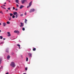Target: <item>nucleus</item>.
I'll use <instances>...</instances> for the list:
<instances>
[{"instance_id":"obj_42","label":"nucleus","mask_w":74,"mask_h":74,"mask_svg":"<svg viewBox=\"0 0 74 74\" xmlns=\"http://www.w3.org/2000/svg\"><path fill=\"white\" fill-rule=\"evenodd\" d=\"M0 25H1V23H0Z\"/></svg>"},{"instance_id":"obj_1","label":"nucleus","mask_w":74,"mask_h":74,"mask_svg":"<svg viewBox=\"0 0 74 74\" xmlns=\"http://www.w3.org/2000/svg\"><path fill=\"white\" fill-rule=\"evenodd\" d=\"M10 66L12 67H15L16 65H15V64L14 62H12L10 64Z\"/></svg>"},{"instance_id":"obj_16","label":"nucleus","mask_w":74,"mask_h":74,"mask_svg":"<svg viewBox=\"0 0 74 74\" xmlns=\"http://www.w3.org/2000/svg\"><path fill=\"white\" fill-rule=\"evenodd\" d=\"M10 16H12V15H13V14L12 13H10Z\"/></svg>"},{"instance_id":"obj_50","label":"nucleus","mask_w":74,"mask_h":74,"mask_svg":"<svg viewBox=\"0 0 74 74\" xmlns=\"http://www.w3.org/2000/svg\"><path fill=\"white\" fill-rule=\"evenodd\" d=\"M9 2H10V1H9Z\"/></svg>"},{"instance_id":"obj_14","label":"nucleus","mask_w":74,"mask_h":74,"mask_svg":"<svg viewBox=\"0 0 74 74\" xmlns=\"http://www.w3.org/2000/svg\"><path fill=\"white\" fill-rule=\"evenodd\" d=\"M29 5L30 6H31V5H32V1L30 2L29 3Z\"/></svg>"},{"instance_id":"obj_43","label":"nucleus","mask_w":74,"mask_h":74,"mask_svg":"<svg viewBox=\"0 0 74 74\" xmlns=\"http://www.w3.org/2000/svg\"><path fill=\"white\" fill-rule=\"evenodd\" d=\"M4 4H6V3H4Z\"/></svg>"},{"instance_id":"obj_47","label":"nucleus","mask_w":74,"mask_h":74,"mask_svg":"<svg viewBox=\"0 0 74 74\" xmlns=\"http://www.w3.org/2000/svg\"><path fill=\"white\" fill-rule=\"evenodd\" d=\"M1 32V30H0V32Z\"/></svg>"},{"instance_id":"obj_36","label":"nucleus","mask_w":74,"mask_h":74,"mask_svg":"<svg viewBox=\"0 0 74 74\" xmlns=\"http://www.w3.org/2000/svg\"><path fill=\"white\" fill-rule=\"evenodd\" d=\"M10 34V32H8V34Z\"/></svg>"},{"instance_id":"obj_21","label":"nucleus","mask_w":74,"mask_h":74,"mask_svg":"<svg viewBox=\"0 0 74 74\" xmlns=\"http://www.w3.org/2000/svg\"><path fill=\"white\" fill-rule=\"evenodd\" d=\"M15 16L14 15H13L12 16V18H15Z\"/></svg>"},{"instance_id":"obj_20","label":"nucleus","mask_w":74,"mask_h":74,"mask_svg":"<svg viewBox=\"0 0 74 74\" xmlns=\"http://www.w3.org/2000/svg\"><path fill=\"white\" fill-rule=\"evenodd\" d=\"M26 61L27 62V61H28V58L27 57L26 58Z\"/></svg>"},{"instance_id":"obj_6","label":"nucleus","mask_w":74,"mask_h":74,"mask_svg":"<svg viewBox=\"0 0 74 74\" xmlns=\"http://www.w3.org/2000/svg\"><path fill=\"white\" fill-rule=\"evenodd\" d=\"M25 0H22L21 1V3L22 4H24V3H25Z\"/></svg>"},{"instance_id":"obj_48","label":"nucleus","mask_w":74,"mask_h":74,"mask_svg":"<svg viewBox=\"0 0 74 74\" xmlns=\"http://www.w3.org/2000/svg\"><path fill=\"white\" fill-rule=\"evenodd\" d=\"M23 74H26V73H24Z\"/></svg>"},{"instance_id":"obj_46","label":"nucleus","mask_w":74,"mask_h":74,"mask_svg":"<svg viewBox=\"0 0 74 74\" xmlns=\"http://www.w3.org/2000/svg\"><path fill=\"white\" fill-rule=\"evenodd\" d=\"M3 40H5V38H3Z\"/></svg>"},{"instance_id":"obj_26","label":"nucleus","mask_w":74,"mask_h":74,"mask_svg":"<svg viewBox=\"0 0 74 74\" xmlns=\"http://www.w3.org/2000/svg\"><path fill=\"white\" fill-rule=\"evenodd\" d=\"M23 14H21L20 15V16H23Z\"/></svg>"},{"instance_id":"obj_27","label":"nucleus","mask_w":74,"mask_h":74,"mask_svg":"<svg viewBox=\"0 0 74 74\" xmlns=\"http://www.w3.org/2000/svg\"><path fill=\"white\" fill-rule=\"evenodd\" d=\"M7 23L8 24H10V22L9 21L7 22Z\"/></svg>"},{"instance_id":"obj_8","label":"nucleus","mask_w":74,"mask_h":74,"mask_svg":"<svg viewBox=\"0 0 74 74\" xmlns=\"http://www.w3.org/2000/svg\"><path fill=\"white\" fill-rule=\"evenodd\" d=\"M23 7H24V6L22 5H20L19 8H20V9H22V8H23Z\"/></svg>"},{"instance_id":"obj_45","label":"nucleus","mask_w":74,"mask_h":74,"mask_svg":"<svg viewBox=\"0 0 74 74\" xmlns=\"http://www.w3.org/2000/svg\"><path fill=\"white\" fill-rule=\"evenodd\" d=\"M19 48L20 49H21V47H19Z\"/></svg>"},{"instance_id":"obj_9","label":"nucleus","mask_w":74,"mask_h":74,"mask_svg":"<svg viewBox=\"0 0 74 74\" xmlns=\"http://www.w3.org/2000/svg\"><path fill=\"white\" fill-rule=\"evenodd\" d=\"M4 42L3 41L0 43V45H1V44H4Z\"/></svg>"},{"instance_id":"obj_32","label":"nucleus","mask_w":74,"mask_h":74,"mask_svg":"<svg viewBox=\"0 0 74 74\" xmlns=\"http://www.w3.org/2000/svg\"><path fill=\"white\" fill-rule=\"evenodd\" d=\"M10 8H8V10H10Z\"/></svg>"},{"instance_id":"obj_29","label":"nucleus","mask_w":74,"mask_h":74,"mask_svg":"<svg viewBox=\"0 0 74 74\" xmlns=\"http://www.w3.org/2000/svg\"><path fill=\"white\" fill-rule=\"evenodd\" d=\"M30 7V6L29 5V6H28L27 7V8H29V7Z\"/></svg>"},{"instance_id":"obj_7","label":"nucleus","mask_w":74,"mask_h":74,"mask_svg":"<svg viewBox=\"0 0 74 74\" xmlns=\"http://www.w3.org/2000/svg\"><path fill=\"white\" fill-rule=\"evenodd\" d=\"M9 50V49H8V48H7V49H6L5 50L6 52H7V53H8Z\"/></svg>"},{"instance_id":"obj_23","label":"nucleus","mask_w":74,"mask_h":74,"mask_svg":"<svg viewBox=\"0 0 74 74\" xmlns=\"http://www.w3.org/2000/svg\"><path fill=\"white\" fill-rule=\"evenodd\" d=\"M0 13H1V14H3V13L2 11H0Z\"/></svg>"},{"instance_id":"obj_13","label":"nucleus","mask_w":74,"mask_h":74,"mask_svg":"<svg viewBox=\"0 0 74 74\" xmlns=\"http://www.w3.org/2000/svg\"><path fill=\"white\" fill-rule=\"evenodd\" d=\"M2 61V58H0V64H1V61Z\"/></svg>"},{"instance_id":"obj_15","label":"nucleus","mask_w":74,"mask_h":74,"mask_svg":"<svg viewBox=\"0 0 74 74\" xmlns=\"http://www.w3.org/2000/svg\"><path fill=\"white\" fill-rule=\"evenodd\" d=\"M16 3H19V0H16Z\"/></svg>"},{"instance_id":"obj_5","label":"nucleus","mask_w":74,"mask_h":74,"mask_svg":"<svg viewBox=\"0 0 74 74\" xmlns=\"http://www.w3.org/2000/svg\"><path fill=\"white\" fill-rule=\"evenodd\" d=\"M14 33H18V34H19V32L18 31L15 30L14 31Z\"/></svg>"},{"instance_id":"obj_30","label":"nucleus","mask_w":74,"mask_h":74,"mask_svg":"<svg viewBox=\"0 0 74 74\" xmlns=\"http://www.w3.org/2000/svg\"><path fill=\"white\" fill-rule=\"evenodd\" d=\"M16 18H18V15H16Z\"/></svg>"},{"instance_id":"obj_25","label":"nucleus","mask_w":74,"mask_h":74,"mask_svg":"<svg viewBox=\"0 0 74 74\" xmlns=\"http://www.w3.org/2000/svg\"><path fill=\"white\" fill-rule=\"evenodd\" d=\"M16 5L17 6V7H18V8L19 7V5H18V4H16Z\"/></svg>"},{"instance_id":"obj_24","label":"nucleus","mask_w":74,"mask_h":74,"mask_svg":"<svg viewBox=\"0 0 74 74\" xmlns=\"http://www.w3.org/2000/svg\"><path fill=\"white\" fill-rule=\"evenodd\" d=\"M11 17H10L9 18V21H10L11 20Z\"/></svg>"},{"instance_id":"obj_22","label":"nucleus","mask_w":74,"mask_h":74,"mask_svg":"<svg viewBox=\"0 0 74 74\" xmlns=\"http://www.w3.org/2000/svg\"><path fill=\"white\" fill-rule=\"evenodd\" d=\"M22 30H23V31H24V30H25V28L23 27V28H22Z\"/></svg>"},{"instance_id":"obj_3","label":"nucleus","mask_w":74,"mask_h":74,"mask_svg":"<svg viewBox=\"0 0 74 74\" xmlns=\"http://www.w3.org/2000/svg\"><path fill=\"white\" fill-rule=\"evenodd\" d=\"M20 24L21 25L20 26L21 27H22L24 26V24H23V23H21Z\"/></svg>"},{"instance_id":"obj_35","label":"nucleus","mask_w":74,"mask_h":74,"mask_svg":"<svg viewBox=\"0 0 74 74\" xmlns=\"http://www.w3.org/2000/svg\"><path fill=\"white\" fill-rule=\"evenodd\" d=\"M15 10L16 11H18V9L17 8H16Z\"/></svg>"},{"instance_id":"obj_49","label":"nucleus","mask_w":74,"mask_h":74,"mask_svg":"<svg viewBox=\"0 0 74 74\" xmlns=\"http://www.w3.org/2000/svg\"><path fill=\"white\" fill-rule=\"evenodd\" d=\"M18 4H19V3H18Z\"/></svg>"},{"instance_id":"obj_40","label":"nucleus","mask_w":74,"mask_h":74,"mask_svg":"<svg viewBox=\"0 0 74 74\" xmlns=\"http://www.w3.org/2000/svg\"><path fill=\"white\" fill-rule=\"evenodd\" d=\"M6 74H9V73H8H8H6Z\"/></svg>"},{"instance_id":"obj_33","label":"nucleus","mask_w":74,"mask_h":74,"mask_svg":"<svg viewBox=\"0 0 74 74\" xmlns=\"http://www.w3.org/2000/svg\"><path fill=\"white\" fill-rule=\"evenodd\" d=\"M8 36H11V34H9L8 35Z\"/></svg>"},{"instance_id":"obj_28","label":"nucleus","mask_w":74,"mask_h":74,"mask_svg":"<svg viewBox=\"0 0 74 74\" xmlns=\"http://www.w3.org/2000/svg\"><path fill=\"white\" fill-rule=\"evenodd\" d=\"M25 70L26 71H27V68L26 67L25 68Z\"/></svg>"},{"instance_id":"obj_34","label":"nucleus","mask_w":74,"mask_h":74,"mask_svg":"<svg viewBox=\"0 0 74 74\" xmlns=\"http://www.w3.org/2000/svg\"><path fill=\"white\" fill-rule=\"evenodd\" d=\"M27 14L26 13V12H25V15H26Z\"/></svg>"},{"instance_id":"obj_12","label":"nucleus","mask_w":74,"mask_h":74,"mask_svg":"<svg viewBox=\"0 0 74 74\" xmlns=\"http://www.w3.org/2000/svg\"><path fill=\"white\" fill-rule=\"evenodd\" d=\"M3 26H5V25H6V24H5V23H3Z\"/></svg>"},{"instance_id":"obj_38","label":"nucleus","mask_w":74,"mask_h":74,"mask_svg":"<svg viewBox=\"0 0 74 74\" xmlns=\"http://www.w3.org/2000/svg\"><path fill=\"white\" fill-rule=\"evenodd\" d=\"M2 8H3V9H6V8H4V7H2Z\"/></svg>"},{"instance_id":"obj_39","label":"nucleus","mask_w":74,"mask_h":74,"mask_svg":"<svg viewBox=\"0 0 74 74\" xmlns=\"http://www.w3.org/2000/svg\"><path fill=\"white\" fill-rule=\"evenodd\" d=\"M3 6H4V7H5L6 5H3Z\"/></svg>"},{"instance_id":"obj_41","label":"nucleus","mask_w":74,"mask_h":74,"mask_svg":"<svg viewBox=\"0 0 74 74\" xmlns=\"http://www.w3.org/2000/svg\"><path fill=\"white\" fill-rule=\"evenodd\" d=\"M6 11L7 12H8V10H7Z\"/></svg>"},{"instance_id":"obj_19","label":"nucleus","mask_w":74,"mask_h":74,"mask_svg":"<svg viewBox=\"0 0 74 74\" xmlns=\"http://www.w3.org/2000/svg\"><path fill=\"white\" fill-rule=\"evenodd\" d=\"M0 38H1V39H3V36H0Z\"/></svg>"},{"instance_id":"obj_11","label":"nucleus","mask_w":74,"mask_h":74,"mask_svg":"<svg viewBox=\"0 0 74 74\" xmlns=\"http://www.w3.org/2000/svg\"><path fill=\"white\" fill-rule=\"evenodd\" d=\"M7 58L8 60H9L10 59V56H8L7 57Z\"/></svg>"},{"instance_id":"obj_37","label":"nucleus","mask_w":74,"mask_h":74,"mask_svg":"<svg viewBox=\"0 0 74 74\" xmlns=\"http://www.w3.org/2000/svg\"><path fill=\"white\" fill-rule=\"evenodd\" d=\"M15 8L14 7H13V10H15Z\"/></svg>"},{"instance_id":"obj_44","label":"nucleus","mask_w":74,"mask_h":74,"mask_svg":"<svg viewBox=\"0 0 74 74\" xmlns=\"http://www.w3.org/2000/svg\"><path fill=\"white\" fill-rule=\"evenodd\" d=\"M3 6H1V7H3Z\"/></svg>"},{"instance_id":"obj_10","label":"nucleus","mask_w":74,"mask_h":74,"mask_svg":"<svg viewBox=\"0 0 74 74\" xmlns=\"http://www.w3.org/2000/svg\"><path fill=\"white\" fill-rule=\"evenodd\" d=\"M17 14V12H13V14L14 15H16Z\"/></svg>"},{"instance_id":"obj_31","label":"nucleus","mask_w":74,"mask_h":74,"mask_svg":"<svg viewBox=\"0 0 74 74\" xmlns=\"http://www.w3.org/2000/svg\"><path fill=\"white\" fill-rule=\"evenodd\" d=\"M17 46H18V47H20V45H17Z\"/></svg>"},{"instance_id":"obj_4","label":"nucleus","mask_w":74,"mask_h":74,"mask_svg":"<svg viewBox=\"0 0 74 74\" xmlns=\"http://www.w3.org/2000/svg\"><path fill=\"white\" fill-rule=\"evenodd\" d=\"M28 54L29 56V57H31V58L32 57V54L29 53H28Z\"/></svg>"},{"instance_id":"obj_2","label":"nucleus","mask_w":74,"mask_h":74,"mask_svg":"<svg viewBox=\"0 0 74 74\" xmlns=\"http://www.w3.org/2000/svg\"><path fill=\"white\" fill-rule=\"evenodd\" d=\"M35 11V10L34 9H32L30 10L29 11V12L31 13V12H34Z\"/></svg>"},{"instance_id":"obj_17","label":"nucleus","mask_w":74,"mask_h":74,"mask_svg":"<svg viewBox=\"0 0 74 74\" xmlns=\"http://www.w3.org/2000/svg\"><path fill=\"white\" fill-rule=\"evenodd\" d=\"M36 48H34L33 49V50L34 51H36Z\"/></svg>"},{"instance_id":"obj_18","label":"nucleus","mask_w":74,"mask_h":74,"mask_svg":"<svg viewBox=\"0 0 74 74\" xmlns=\"http://www.w3.org/2000/svg\"><path fill=\"white\" fill-rule=\"evenodd\" d=\"M27 21V19H25V23H26V22Z\"/></svg>"}]
</instances>
